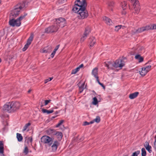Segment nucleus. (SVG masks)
<instances>
[{"instance_id":"nucleus-46","label":"nucleus","mask_w":156,"mask_h":156,"mask_svg":"<svg viewBox=\"0 0 156 156\" xmlns=\"http://www.w3.org/2000/svg\"><path fill=\"white\" fill-rule=\"evenodd\" d=\"M27 141L30 142L31 143H32L33 141L32 138V137H29L27 139Z\"/></svg>"},{"instance_id":"nucleus-62","label":"nucleus","mask_w":156,"mask_h":156,"mask_svg":"<svg viewBox=\"0 0 156 156\" xmlns=\"http://www.w3.org/2000/svg\"><path fill=\"white\" fill-rule=\"evenodd\" d=\"M2 62V60L1 58H0V63Z\"/></svg>"},{"instance_id":"nucleus-10","label":"nucleus","mask_w":156,"mask_h":156,"mask_svg":"<svg viewBox=\"0 0 156 156\" xmlns=\"http://www.w3.org/2000/svg\"><path fill=\"white\" fill-rule=\"evenodd\" d=\"M34 36V35L33 34H31L30 36L27 40V44L25 45L24 47L22 49L23 51H25L28 48L29 45L31 44L33 40Z\"/></svg>"},{"instance_id":"nucleus-9","label":"nucleus","mask_w":156,"mask_h":156,"mask_svg":"<svg viewBox=\"0 0 156 156\" xmlns=\"http://www.w3.org/2000/svg\"><path fill=\"white\" fill-rule=\"evenodd\" d=\"M17 6H16L14 9L11 11V14L13 18L16 17L20 14V10L17 7Z\"/></svg>"},{"instance_id":"nucleus-15","label":"nucleus","mask_w":156,"mask_h":156,"mask_svg":"<svg viewBox=\"0 0 156 156\" xmlns=\"http://www.w3.org/2000/svg\"><path fill=\"white\" fill-rule=\"evenodd\" d=\"M96 39L94 37H90L89 40V45L90 47H92L96 43Z\"/></svg>"},{"instance_id":"nucleus-43","label":"nucleus","mask_w":156,"mask_h":156,"mask_svg":"<svg viewBox=\"0 0 156 156\" xmlns=\"http://www.w3.org/2000/svg\"><path fill=\"white\" fill-rule=\"evenodd\" d=\"M53 79V77H49V78L46 79L45 80L44 83H47L48 82L50 81Z\"/></svg>"},{"instance_id":"nucleus-3","label":"nucleus","mask_w":156,"mask_h":156,"mask_svg":"<svg viewBox=\"0 0 156 156\" xmlns=\"http://www.w3.org/2000/svg\"><path fill=\"white\" fill-rule=\"evenodd\" d=\"M41 140L42 142L47 144L49 146H51L53 142V138L47 136H42Z\"/></svg>"},{"instance_id":"nucleus-32","label":"nucleus","mask_w":156,"mask_h":156,"mask_svg":"<svg viewBox=\"0 0 156 156\" xmlns=\"http://www.w3.org/2000/svg\"><path fill=\"white\" fill-rule=\"evenodd\" d=\"M98 101L96 97H94L93 98V101H92V104L93 105H96L98 104Z\"/></svg>"},{"instance_id":"nucleus-34","label":"nucleus","mask_w":156,"mask_h":156,"mask_svg":"<svg viewBox=\"0 0 156 156\" xmlns=\"http://www.w3.org/2000/svg\"><path fill=\"white\" fill-rule=\"evenodd\" d=\"M108 66L109 67L110 69H113L114 67L113 63L112 62H108Z\"/></svg>"},{"instance_id":"nucleus-7","label":"nucleus","mask_w":156,"mask_h":156,"mask_svg":"<svg viewBox=\"0 0 156 156\" xmlns=\"http://www.w3.org/2000/svg\"><path fill=\"white\" fill-rule=\"evenodd\" d=\"M90 31L91 28L90 27L88 26L86 28L81 38L80 41L81 42L84 41L87 38V35L90 32Z\"/></svg>"},{"instance_id":"nucleus-2","label":"nucleus","mask_w":156,"mask_h":156,"mask_svg":"<svg viewBox=\"0 0 156 156\" xmlns=\"http://www.w3.org/2000/svg\"><path fill=\"white\" fill-rule=\"evenodd\" d=\"M20 105V103L18 102H9L3 106V109L9 113L12 112L18 109Z\"/></svg>"},{"instance_id":"nucleus-37","label":"nucleus","mask_w":156,"mask_h":156,"mask_svg":"<svg viewBox=\"0 0 156 156\" xmlns=\"http://www.w3.org/2000/svg\"><path fill=\"white\" fill-rule=\"evenodd\" d=\"M31 125V124L29 122L27 124H26L23 127V131H25L26 129H27V127L29 126H30V125Z\"/></svg>"},{"instance_id":"nucleus-42","label":"nucleus","mask_w":156,"mask_h":156,"mask_svg":"<svg viewBox=\"0 0 156 156\" xmlns=\"http://www.w3.org/2000/svg\"><path fill=\"white\" fill-rule=\"evenodd\" d=\"M64 122V120H61L59 121V122L58 123V124L56 125V127H58L59 126H60V125H61L62 124L63 122Z\"/></svg>"},{"instance_id":"nucleus-48","label":"nucleus","mask_w":156,"mask_h":156,"mask_svg":"<svg viewBox=\"0 0 156 156\" xmlns=\"http://www.w3.org/2000/svg\"><path fill=\"white\" fill-rule=\"evenodd\" d=\"M56 52L55 51H53V52L51 53V57L52 58H53L54 57V55H55Z\"/></svg>"},{"instance_id":"nucleus-29","label":"nucleus","mask_w":156,"mask_h":156,"mask_svg":"<svg viewBox=\"0 0 156 156\" xmlns=\"http://www.w3.org/2000/svg\"><path fill=\"white\" fill-rule=\"evenodd\" d=\"M27 13H25L23 15H21L17 19L18 21H19L20 22H21V21L27 15Z\"/></svg>"},{"instance_id":"nucleus-16","label":"nucleus","mask_w":156,"mask_h":156,"mask_svg":"<svg viewBox=\"0 0 156 156\" xmlns=\"http://www.w3.org/2000/svg\"><path fill=\"white\" fill-rule=\"evenodd\" d=\"M53 134L55 135L59 141H60L62 139V133L60 132L56 131L53 133Z\"/></svg>"},{"instance_id":"nucleus-26","label":"nucleus","mask_w":156,"mask_h":156,"mask_svg":"<svg viewBox=\"0 0 156 156\" xmlns=\"http://www.w3.org/2000/svg\"><path fill=\"white\" fill-rule=\"evenodd\" d=\"M16 137L18 141L20 142L23 139V136L20 134L17 133Z\"/></svg>"},{"instance_id":"nucleus-49","label":"nucleus","mask_w":156,"mask_h":156,"mask_svg":"<svg viewBox=\"0 0 156 156\" xmlns=\"http://www.w3.org/2000/svg\"><path fill=\"white\" fill-rule=\"evenodd\" d=\"M59 47V45H58L56 46L55 47V48L54 49V51H55L56 52L58 49Z\"/></svg>"},{"instance_id":"nucleus-58","label":"nucleus","mask_w":156,"mask_h":156,"mask_svg":"<svg viewBox=\"0 0 156 156\" xmlns=\"http://www.w3.org/2000/svg\"><path fill=\"white\" fill-rule=\"evenodd\" d=\"M56 117V116H52V119H54V118H55Z\"/></svg>"},{"instance_id":"nucleus-30","label":"nucleus","mask_w":156,"mask_h":156,"mask_svg":"<svg viewBox=\"0 0 156 156\" xmlns=\"http://www.w3.org/2000/svg\"><path fill=\"white\" fill-rule=\"evenodd\" d=\"M151 66L149 65L148 66H146L145 67H142V69H144L147 71V72H148L149 70L151 69Z\"/></svg>"},{"instance_id":"nucleus-52","label":"nucleus","mask_w":156,"mask_h":156,"mask_svg":"<svg viewBox=\"0 0 156 156\" xmlns=\"http://www.w3.org/2000/svg\"><path fill=\"white\" fill-rule=\"evenodd\" d=\"M142 72L144 73V74H146V73H147V71L144 70V69H142Z\"/></svg>"},{"instance_id":"nucleus-18","label":"nucleus","mask_w":156,"mask_h":156,"mask_svg":"<svg viewBox=\"0 0 156 156\" xmlns=\"http://www.w3.org/2000/svg\"><path fill=\"white\" fill-rule=\"evenodd\" d=\"M4 152V144L3 141H0V154H1V156H5Z\"/></svg>"},{"instance_id":"nucleus-21","label":"nucleus","mask_w":156,"mask_h":156,"mask_svg":"<svg viewBox=\"0 0 156 156\" xmlns=\"http://www.w3.org/2000/svg\"><path fill=\"white\" fill-rule=\"evenodd\" d=\"M114 2L113 1H109L108 3V9L111 11L113 10V7L114 5Z\"/></svg>"},{"instance_id":"nucleus-61","label":"nucleus","mask_w":156,"mask_h":156,"mask_svg":"<svg viewBox=\"0 0 156 156\" xmlns=\"http://www.w3.org/2000/svg\"><path fill=\"white\" fill-rule=\"evenodd\" d=\"M123 156H128V154H127V155H123Z\"/></svg>"},{"instance_id":"nucleus-56","label":"nucleus","mask_w":156,"mask_h":156,"mask_svg":"<svg viewBox=\"0 0 156 156\" xmlns=\"http://www.w3.org/2000/svg\"><path fill=\"white\" fill-rule=\"evenodd\" d=\"M122 14L123 15H125L126 14V12L124 11L122 12Z\"/></svg>"},{"instance_id":"nucleus-27","label":"nucleus","mask_w":156,"mask_h":156,"mask_svg":"<svg viewBox=\"0 0 156 156\" xmlns=\"http://www.w3.org/2000/svg\"><path fill=\"white\" fill-rule=\"evenodd\" d=\"M125 27L124 26H122L121 25H119L117 26H116L115 27V30L116 31H118L119 29H120L122 27V29H123Z\"/></svg>"},{"instance_id":"nucleus-1","label":"nucleus","mask_w":156,"mask_h":156,"mask_svg":"<svg viewBox=\"0 0 156 156\" xmlns=\"http://www.w3.org/2000/svg\"><path fill=\"white\" fill-rule=\"evenodd\" d=\"M87 5L86 0H76L75 1L73 10L77 13L79 19H83L88 16V12L86 9Z\"/></svg>"},{"instance_id":"nucleus-12","label":"nucleus","mask_w":156,"mask_h":156,"mask_svg":"<svg viewBox=\"0 0 156 156\" xmlns=\"http://www.w3.org/2000/svg\"><path fill=\"white\" fill-rule=\"evenodd\" d=\"M122 62V60H117L113 63L114 67L115 68L119 67L122 68L124 65V64Z\"/></svg>"},{"instance_id":"nucleus-13","label":"nucleus","mask_w":156,"mask_h":156,"mask_svg":"<svg viewBox=\"0 0 156 156\" xmlns=\"http://www.w3.org/2000/svg\"><path fill=\"white\" fill-rule=\"evenodd\" d=\"M52 144L51 146L52 151L55 152L57 150L58 147L59 146L60 143L58 141L56 140L54 141Z\"/></svg>"},{"instance_id":"nucleus-57","label":"nucleus","mask_w":156,"mask_h":156,"mask_svg":"<svg viewBox=\"0 0 156 156\" xmlns=\"http://www.w3.org/2000/svg\"><path fill=\"white\" fill-rule=\"evenodd\" d=\"M58 112L56 111V112H55V114H58Z\"/></svg>"},{"instance_id":"nucleus-55","label":"nucleus","mask_w":156,"mask_h":156,"mask_svg":"<svg viewBox=\"0 0 156 156\" xmlns=\"http://www.w3.org/2000/svg\"><path fill=\"white\" fill-rule=\"evenodd\" d=\"M105 66H106L108 68V69H110L109 67L108 66V62L107 63H105Z\"/></svg>"},{"instance_id":"nucleus-11","label":"nucleus","mask_w":156,"mask_h":156,"mask_svg":"<svg viewBox=\"0 0 156 156\" xmlns=\"http://www.w3.org/2000/svg\"><path fill=\"white\" fill-rule=\"evenodd\" d=\"M152 26H147L145 27L138 28L136 31V32L140 33L145 31L148 30H152Z\"/></svg>"},{"instance_id":"nucleus-20","label":"nucleus","mask_w":156,"mask_h":156,"mask_svg":"<svg viewBox=\"0 0 156 156\" xmlns=\"http://www.w3.org/2000/svg\"><path fill=\"white\" fill-rule=\"evenodd\" d=\"M103 19L107 25H110L112 24V22L110 18L105 16L104 18Z\"/></svg>"},{"instance_id":"nucleus-28","label":"nucleus","mask_w":156,"mask_h":156,"mask_svg":"<svg viewBox=\"0 0 156 156\" xmlns=\"http://www.w3.org/2000/svg\"><path fill=\"white\" fill-rule=\"evenodd\" d=\"M27 13H25L23 15H21L17 19L18 21H19L20 22H21V21L27 15Z\"/></svg>"},{"instance_id":"nucleus-50","label":"nucleus","mask_w":156,"mask_h":156,"mask_svg":"<svg viewBox=\"0 0 156 156\" xmlns=\"http://www.w3.org/2000/svg\"><path fill=\"white\" fill-rule=\"evenodd\" d=\"M152 28L153 29H156V24H154L152 26Z\"/></svg>"},{"instance_id":"nucleus-8","label":"nucleus","mask_w":156,"mask_h":156,"mask_svg":"<svg viewBox=\"0 0 156 156\" xmlns=\"http://www.w3.org/2000/svg\"><path fill=\"white\" fill-rule=\"evenodd\" d=\"M9 23L10 26L14 27L15 26L16 27H19L21 24V22L18 21L17 19L15 20L13 18L9 20Z\"/></svg>"},{"instance_id":"nucleus-53","label":"nucleus","mask_w":156,"mask_h":156,"mask_svg":"<svg viewBox=\"0 0 156 156\" xmlns=\"http://www.w3.org/2000/svg\"><path fill=\"white\" fill-rule=\"evenodd\" d=\"M83 64H81L78 67L79 68V69H80L83 67Z\"/></svg>"},{"instance_id":"nucleus-33","label":"nucleus","mask_w":156,"mask_h":156,"mask_svg":"<svg viewBox=\"0 0 156 156\" xmlns=\"http://www.w3.org/2000/svg\"><path fill=\"white\" fill-rule=\"evenodd\" d=\"M146 152L144 148H143L141 149V156H146Z\"/></svg>"},{"instance_id":"nucleus-19","label":"nucleus","mask_w":156,"mask_h":156,"mask_svg":"<svg viewBox=\"0 0 156 156\" xmlns=\"http://www.w3.org/2000/svg\"><path fill=\"white\" fill-rule=\"evenodd\" d=\"M139 93L138 92H136L134 93L130 94L129 95V98L131 99H133L136 98L139 94Z\"/></svg>"},{"instance_id":"nucleus-23","label":"nucleus","mask_w":156,"mask_h":156,"mask_svg":"<svg viewBox=\"0 0 156 156\" xmlns=\"http://www.w3.org/2000/svg\"><path fill=\"white\" fill-rule=\"evenodd\" d=\"M41 111L44 113H46L47 114L52 113L54 112L53 110H49L44 108L42 109Z\"/></svg>"},{"instance_id":"nucleus-64","label":"nucleus","mask_w":156,"mask_h":156,"mask_svg":"<svg viewBox=\"0 0 156 156\" xmlns=\"http://www.w3.org/2000/svg\"><path fill=\"white\" fill-rule=\"evenodd\" d=\"M64 1H65V0H63Z\"/></svg>"},{"instance_id":"nucleus-35","label":"nucleus","mask_w":156,"mask_h":156,"mask_svg":"<svg viewBox=\"0 0 156 156\" xmlns=\"http://www.w3.org/2000/svg\"><path fill=\"white\" fill-rule=\"evenodd\" d=\"M79 68L77 67L75 69L73 70L71 72V74H76L77 72L79 71L80 70V69H79Z\"/></svg>"},{"instance_id":"nucleus-45","label":"nucleus","mask_w":156,"mask_h":156,"mask_svg":"<svg viewBox=\"0 0 156 156\" xmlns=\"http://www.w3.org/2000/svg\"><path fill=\"white\" fill-rule=\"evenodd\" d=\"M97 80L98 81V83L100 85H101L103 87V88H105V86L104 85V84L103 83H101L99 81V79H98V80Z\"/></svg>"},{"instance_id":"nucleus-36","label":"nucleus","mask_w":156,"mask_h":156,"mask_svg":"<svg viewBox=\"0 0 156 156\" xmlns=\"http://www.w3.org/2000/svg\"><path fill=\"white\" fill-rule=\"evenodd\" d=\"M94 123V121H91L89 122H88L87 121H85L83 122V125L85 126L89 125L90 124H92Z\"/></svg>"},{"instance_id":"nucleus-47","label":"nucleus","mask_w":156,"mask_h":156,"mask_svg":"<svg viewBox=\"0 0 156 156\" xmlns=\"http://www.w3.org/2000/svg\"><path fill=\"white\" fill-rule=\"evenodd\" d=\"M150 146L149 145V144L148 142L146 141L145 144H144V146L145 147H146L148 146Z\"/></svg>"},{"instance_id":"nucleus-41","label":"nucleus","mask_w":156,"mask_h":156,"mask_svg":"<svg viewBox=\"0 0 156 156\" xmlns=\"http://www.w3.org/2000/svg\"><path fill=\"white\" fill-rule=\"evenodd\" d=\"M23 153L26 155L28 153V149L27 146H26L23 151Z\"/></svg>"},{"instance_id":"nucleus-60","label":"nucleus","mask_w":156,"mask_h":156,"mask_svg":"<svg viewBox=\"0 0 156 156\" xmlns=\"http://www.w3.org/2000/svg\"><path fill=\"white\" fill-rule=\"evenodd\" d=\"M44 106V105H42L41 106V107H42Z\"/></svg>"},{"instance_id":"nucleus-24","label":"nucleus","mask_w":156,"mask_h":156,"mask_svg":"<svg viewBox=\"0 0 156 156\" xmlns=\"http://www.w3.org/2000/svg\"><path fill=\"white\" fill-rule=\"evenodd\" d=\"M135 58L139 60V62H142L144 60L143 58L141 57L140 55H137L135 56Z\"/></svg>"},{"instance_id":"nucleus-54","label":"nucleus","mask_w":156,"mask_h":156,"mask_svg":"<svg viewBox=\"0 0 156 156\" xmlns=\"http://www.w3.org/2000/svg\"><path fill=\"white\" fill-rule=\"evenodd\" d=\"M154 147L156 150V139H155L154 143Z\"/></svg>"},{"instance_id":"nucleus-38","label":"nucleus","mask_w":156,"mask_h":156,"mask_svg":"<svg viewBox=\"0 0 156 156\" xmlns=\"http://www.w3.org/2000/svg\"><path fill=\"white\" fill-rule=\"evenodd\" d=\"M145 148L149 153H150L152 152V150H151L152 147L150 145L149 146L146 147Z\"/></svg>"},{"instance_id":"nucleus-5","label":"nucleus","mask_w":156,"mask_h":156,"mask_svg":"<svg viewBox=\"0 0 156 156\" xmlns=\"http://www.w3.org/2000/svg\"><path fill=\"white\" fill-rule=\"evenodd\" d=\"M55 24H57L58 27L62 28L66 25V21L64 18L60 17L58 19H56L55 21Z\"/></svg>"},{"instance_id":"nucleus-59","label":"nucleus","mask_w":156,"mask_h":156,"mask_svg":"<svg viewBox=\"0 0 156 156\" xmlns=\"http://www.w3.org/2000/svg\"><path fill=\"white\" fill-rule=\"evenodd\" d=\"M31 91V90H29L28 91V93H29Z\"/></svg>"},{"instance_id":"nucleus-39","label":"nucleus","mask_w":156,"mask_h":156,"mask_svg":"<svg viewBox=\"0 0 156 156\" xmlns=\"http://www.w3.org/2000/svg\"><path fill=\"white\" fill-rule=\"evenodd\" d=\"M92 121H94V122H95L97 123H99L100 121V118L99 116H97L96 118Z\"/></svg>"},{"instance_id":"nucleus-25","label":"nucleus","mask_w":156,"mask_h":156,"mask_svg":"<svg viewBox=\"0 0 156 156\" xmlns=\"http://www.w3.org/2000/svg\"><path fill=\"white\" fill-rule=\"evenodd\" d=\"M121 5L123 10L126 9L127 8V3L126 2L124 1L123 2H122Z\"/></svg>"},{"instance_id":"nucleus-51","label":"nucleus","mask_w":156,"mask_h":156,"mask_svg":"<svg viewBox=\"0 0 156 156\" xmlns=\"http://www.w3.org/2000/svg\"><path fill=\"white\" fill-rule=\"evenodd\" d=\"M140 74L142 76H145L146 75L144 74V73L142 72V70L141 72H140Z\"/></svg>"},{"instance_id":"nucleus-4","label":"nucleus","mask_w":156,"mask_h":156,"mask_svg":"<svg viewBox=\"0 0 156 156\" xmlns=\"http://www.w3.org/2000/svg\"><path fill=\"white\" fill-rule=\"evenodd\" d=\"M58 29V26L55 23L53 25L45 28V32L47 33L55 32L57 31Z\"/></svg>"},{"instance_id":"nucleus-22","label":"nucleus","mask_w":156,"mask_h":156,"mask_svg":"<svg viewBox=\"0 0 156 156\" xmlns=\"http://www.w3.org/2000/svg\"><path fill=\"white\" fill-rule=\"evenodd\" d=\"M26 3V2L24 1L19 4L17 5L16 6H17V7L21 10L22 8L25 7Z\"/></svg>"},{"instance_id":"nucleus-40","label":"nucleus","mask_w":156,"mask_h":156,"mask_svg":"<svg viewBox=\"0 0 156 156\" xmlns=\"http://www.w3.org/2000/svg\"><path fill=\"white\" fill-rule=\"evenodd\" d=\"M140 151H137L133 153L131 156H138V155L140 154Z\"/></svg>"},{"instance_id":"nucleus-31","label":"nucleus","mask_w":156,"mask_h":156,"mask_svg":"<svg viewBox=\"0 0 156 156\" xmlns=\"http://www.w3.org/2000/svg\"><path fill=\"white\" fill-rule=\"evenodd\" d=\"M84 83H83L79 87V90L80 93H81L83 90Z\"/></svg>"},{"instance_id":"nucleus-6","label":"nucleus","mask_w":156,"mask_h":156,"mask_svg":"<svg viewBox=\"0 0 156 156\" xmlns=\"http://www.w3.org/2000/svg\"><path fill=\"white\" fill-rule=\"evenodd\" d=\"M132 3L133 4V7L135 10L134 13L138 14L140 9V3L137 0H131Z\"/></svg>"},{"instance_id":"nucleus-14","label":"nucleus","mask_w":156,"mask_h":156,"mask_svg":"<svg viewBox=\"0 0 156 156\" xmlns=\"http://www.w3.org/2000/svg\"><path fill=\"white\" fill-rule=\"evenodd\" d=\"M52 48L51 46L45 47L41 50V52L43 53H50L52 51Z\"/></svg>"},{"instance_id":"nucleus-63","label":"nucleus","mask_w":156,"mask_h":156,"mask_svg":"<svg viewBox=\"0 0 156 156\" xmlns=\"http://www.w3.org/2000/svg\"><path fill=\"white\" fill-rule=\"evenodd\" d=\"M93 91V92H94V93L95 94H96V93H95V92H94V91Z\"/></svg>"},{"instance_id":"nucleus-17","label":"nucleus","mask_w":156,"mask_h":156,"mask_svg":"<svg viewBox=\"0 0 156 156\" xmlns=\"http://www.w3.org/2000/svg\"><path fill=\"white\" fill-rule=\"evenodd\" d=\"M98 68L97 67H95L92 70V74L93 75L95 78H96L97 80H98Z\"/></svg>"},{"instance_id":"nucleus-44","label":"nucleus","mask_w":156,"mask_h":156,"mask_svg":"<svg viewBox=\"0 0 156 156\" xmlns=\"http://www.w3.org/2000/svg\"><path fill=\"white\" fill-rule=\"evenodd\" d=\"M51 101V100H45L44 101L45 103H44V105H46Z\"/></svg>"}]
</instances>
